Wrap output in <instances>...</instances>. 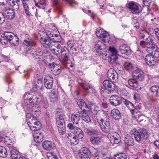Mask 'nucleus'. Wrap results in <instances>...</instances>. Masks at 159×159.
Segmentation results:
<instances>
[{"label":"nucleus","mask_w":159,"mask_h":159,"mask_svg":"<svg viewBox=\"0 0 159 159\" xmlns=\"http://www.w3.org/2000/svg\"><path fill=\"white\" fill-rule=\"evenodd\" d=\"M26 120L30 129L31 130L40 129L41 124L36 117H34L30 114V112H27Z\"/></svg>","instance_id":"7ed1b4c3"},{"label":"nucleus","mask_w":159,"mask_h":159,"mask_svg":"<svg viewBox=\"0 0 159 159\" xmlns=\"http://www.w3.org/2000/svg\"><path fill=\"white\" fill-rule=\"evenodd\" d=\"M84 131L85 133L90 135L96 134L97 133V131L96 130L90 127L85 128Z\"/></svg>","instance_id":"79ce46f5"},{"label":"nucleus","mask_w":159,"mask_h":159,"mask_svg":"<svg viewBox=\"0 0 159 159\" xmlns=\"http://www.w3.org/2000/svg\"><path fill=\"white\" fill-rule=\"evenodd\" d=\"M90 141L93 144H98L100 143L101 139L99 137H92L90 139Z\"/></svg>","instance_id":"37998d69"},{"label":"nucleus","mask_w":159,"mask_h":159,"mask_svg":"<svg viewBox=\"0 0 159 159\" xmlns=\"http://www.w3.org/2000/svg\"><path fill=\"white\" fill-rule=\"evenodd\" d=\"M66 117L63 114H59L57 116L56 118V124L57 125L65 124V119Z\"/></svg>","instance_id":"2f4dec72"},{"label":"nucleus","mask_w":159,"mask_h":159,"mask_svg":"<svg viewBox=\"0 0 159 159\" xmlns=\"http://www.w3.org/2000/svg\"><path fill=\"white\" fill-rule=\"evenodd\" d=\"M10 151L11 155H12V154L14 155L15 154H18L19 153L18 151L15 148H12Z\"/></svg>","instance_id":"774afa93"},{"label":"nucleus","mask_w":159,"mask_h":159,"mask_svg":"<svg viewBox=\"0 0 159 159\" xmlns=\"http://www.w3.org/2000/svg\"><path fill=\"white\" fill-rule=\"evenodd\" d=\"M90 152L89 150L86 148H83L81 149V151L79 152V155L81 159H90V154H92V151Z\"/></svg>","instance_id":"ddd939ff"},{"label":"nucleus","mask_w":159,"mask_h":159,"mask_svg":"<svg viewBox=\"0 0 159 159\" xmlns=\"http://www.w3.org/2000/svg\"><path fill=\"white\" fill-rule=\"evenodd\" d=\"M71 138L69 140L70 143L71 144L76 145L79 142V140L78 138H77V137L74 135V137Z\"/></svg>","instance_id":"4d7b16f0"},{"label":"nucleus","mask_w":159,"mask_h":159,"mask_svg":"<svg viewBox=\"0 0 159 159\" xmlns=\"http://www.w3.org/2000/svg\"><path fill=\"white\" fill-rule=\"evenodd\" d=\"M124 68L127 71L130 72L134 69V67L131 63L129 62H125L124 64Z\"/></svg>","instance_id":"f704fd0d"},{"label":"nucleus","mask_w":159,"mask_h":159,"mask_svg":"<svg viewBox=\"0 0 159 159\" xmlns=\"http://www.w3.org/2000/svg\"><path fill=\"white\" fill-rule=\"evenodd\" d=\"M150 52L155 58L159 57V51L158 50H154L153 49V50L150 51Z\"/></svg>","instance_id":"bf43d9fd"},{"label":"nucleus","mask_w":159,"mask_h":159,"mask_svg":"<svg viewBox=\"0 0 159 159\" xmlns=\"http://www.w3.org/2000/svg\"><path fill=\"white\" fill-rule=\"evenodd\" d=\"M119 50L121 54L127 56L130 55L131 53V51L130 47L126 44H123L120 45Z\"/></svg>","instance_id":"b1692460"},{"label":"nucleus","mask_w":159,"mask_h":159,"mask_svg":"<svg viewBox=\"0 0 159 159\" xmlns=\"http://www.w3.org/2000/svg\"><path fill=\"white\" fill-rule=\"evenodd\" d=\"M18 38L15 34L9 41L12 46H15L17 45L18 43Z\"/></svg>","instance_id":"de8ad7c7"},{"label":"nucleus","mask_w":159,"mask_h":159,"mask_svg":"<svg viewBox=\"0 0 159 159\" xmlns=\"http://www.w3.org/2000/svg\"><path fill=\"white\" fill-rule=\"evenodd\" d=\"M103 86L108 89L109 91H113L115 89V85L111 81L105 80L103 82Z\"/></svg>","instance_id":"a878e982"},{"label":"nucleus","mask_w":159,"mask_h":159,"mask_svg":"<svg viewBox=\"0 0 159 159\" xmlns=\"http://www.w3.org/2000/svg\"><path fill=\"white\" fill-rule=\"evenodd\" d=\"M7 2L9 3L10 5L14 9L18 8V3L19 2H16V0L15 1L14 0H7Z\"/></svg>","instance_id":"09e8293b"},{"label":"nucleus","mask_w":159,"mask_h":159,"mask_svg":"<svg viewBox=\"0 0 159 159\" xmlns=\"http://www.w3.org/2000/svg\"><path fill=\"white\" fill-rule=\"evenodd\" d=\"M58 95L57 91L51 92L49 93V97L51 102L53 103L56 102L58 99Z\"/></svg>","instance_id":"c756f323"},{"label":"nucleus","mask_w":159,"mask_h":159,"mask_svg":"<svg viewBox=\"0 0 159 159\" xmlns=\"http://www.w3.org/2000/svg\"><path fill=\"white\" fill-rule=\"evenodd\" d=\"M124 102V104L130 110V111L132 113L133 117H134L137 121H140L141 120H139V118L141 116V113L135 109L133 103L126 99H125Z\"/></svg>","instance_id":"39448f33"},{"label":"nucleus","mask_w":159,"mask_h":159,"mask_svg":"<svg viewBox=\"0 0 159 159\" xmlns=\"http://www.w3.org/2000/svg\"><path fill=\"white\" fill-rule=\"evenodd\" d=\"M132 75L140 80L144 78L143 72L142 70L139 69H137L134 70L132 73Z\"/></svg>","instance_id":"bb28decb"},{"label":"nucleus","mask_w":159,"mask_h":159,"mask_svg":"<svg viewBox=\"0 0 159 159\" xmlns=\"http://www.w3.org/2000/svg\"><path fill=\"white\" fill-rule=\"evenodd\" d=\"M48 67L51 69V70L55 75H59L61 71V67L58 65L55 64L53 62L49 63Z\"/></svg>","instance_id":"2eb2a0df"},{"label":"nucleus","mask_w":159,"mask_h":159,"mask_svg":"<svg viewBox=\"0 0 159 159\" xmlns=\"http://www.w3.org/2000/svg\"><path fill=\"white\" fill-rule=\"evenodd\" d=\"M107 135V137L111 143L118 144L120 142V137L118 133L111 131Z\"/></svg>","instance_id":"9d476101"},{"label":"nucleus","mask_w":159,"mask_h":159,"mask_svg":"<svg viewBox=\"0 0 159 159\" xmlns=\"http://www.w3.org/2000/svg\"><path fill=\"white\" fill-rule=\"evenodd\" d=\"M109 50L111 53L110 57L111 63H113L116 62V61L118 59L117 50L115 48L111 47H110Z\"/></svg>","instance_id":"5701e85b"},{"label":"nucleus","mask_w":159,"mask_h":159,"mask_svg":"<svg viewBox=\"0 0 159 159\" xmlns=\"http://www.w3.org/2000/svg\"><path fill=\"white\" fill-rule=\"evenodd\" d=\"M3 35L5 37V38L7 39L9 42L14 36V34L10 32H4Z\"/></svg>","instance_id":"603ef678"},{"label":"nucleus","mask_w":159,"mask_h":159,"mask_svg":"<svg viewBox=\"0 0 159 159\" xmlns=\"http://www.w3.org/2000/svg\"><path fill=\"white\" fill-rule=\"evenodd\" d=\"M47 36V33H46L45 32L42 31H39L36 35L37 38L40 42V40L42 39H44L45 37H46Z\"/></svg>","instance_id":"c03bdc74"},{"label":"nucleus","mask_w":159,"mask_h":159,"mask_svg":"<svg viewBox=\"0 0 159 159\" xmlns=\"http://www.w3.org/2000/svg\"><path fill=\"white\" fill-rule=\"evenodd\" d=\"M4 35L3 36H0V42L2 45L6 44L8 43L9 41L7 39L5 38Z\"/></svg>","instance_id":"e2e57ef3"},{"label":"nucleus","mask_w":159,"mask_h":159,"mask_svg":"<svg viewBox=\"0 0 159 159\" xmlns=\"http://www.w3.org/2000/svg\"><path fill=\"white\" fill-rule=\"evenodd\" d=\"M107 78L111 81H116L118 78V75L116 71L113 69H110L107 71Z\"/></svg>","instance_id":"a211bd4d"},{"label":"nucleus","mask_w":159,"mask_h":159,"mask_svg":"<svg viewBox=\"0 0 159 159\" xmlns=\"http://www.w3.org/2000/svg\"><path fill=\"white\" fill-rule=\"evenodd\" d=\"M42 146L43 149L46 151L54 150L56 148V145L55 143L48 140L45 141L43 142Z\"/></svg>","instance_id":"4468645a"},{"label":"nucleus","mask_w":159,"mask_h":159,"mask_svg":"<svg viewBox=\"0 0 159 159\" xmlns=\"http://www.w3.org/2000/svg\"><path fill=\"white\" fill-rule=\"evenodd\" d=\"M110 104L114 106H117L121 103V98L118 96L113 95L110 98Z\"/></svg>","instance_id":"dca6fc26"},{"label":"nucleus","mask_w":159,"mask_h":159,"mask_svg":"<svg viewBox=\"0 0 159 159\" xmlns=\"http://www.w3.org/2000/svg\"><path fill=\"white\" fill-rule=\"evenodd\" d=\"M56 34H54L53 32H51L49 34L48 32H47V36L45 37L44 39L40 40V42L43 46L46 48H48L50 49L51 47L52 43L53 42L50 39V37H56Z\"/></svg>","instance_id":"6e6552de"},{"label":"nucleus","mask_w":159,"mask_h":159,"mask_svg":"<svg viewBox=\"0 0 159 159\" xmlns=\"http://www.w3.org/2000/svg\"><path fill=\"white\" fill-rule=\"evenodd\" d=\"M149 54L147 55L145 58L147 64L150 66H154L156 64V61L151 52H149Z\"/></svg>","instance_id":"412c9836"},{"label":"nucleus","mask_w":159,"mask_h":159,"mask_svg":"<svg viewBox=\"0 0 159 159\" xmlns=\"http://www.w3.org/2000/svg\"><path fill=\"white\" fill-rule=\"evenodd\" d=\"M78 82L84 89V86L87 87L89 84L86 83L84 80H83L81 79H78Z\"/></svg>","instance_id":"052dcab7"},{"label":"nucleus","mask_w":159,"mask_h":159,"mask_svg":"<svg viewBox=\"0 0 159 159\" xmlns=\"http://www.w3.org/2000/svg\"><path fill=\"white\" fill-rule=\"evenodd\" d=\"M124 141L125 144L129 146H133L134 143L133 139L130 136L125 137Z\"/></svg>","instance_id":"4c0bfd02"},{"label":"nucleus","mask_w":159,"mask_h":159,"mask_svg":"<svg viewBox=\"0 0 159 159\" xmlns=\"http://www.w3.org/2000/svg\"><path fill=\"white\" fill-rule=\"evenodd\" d=\"M133 23H134V27L136 29L139 28V23L138 22H137L136 20L135 19L133 20Z\"/></svg>","instance_id":"338daca9"},{"label":"nucleus","mask_w":159,"mask_h":159,"mask_svg":"<svg viewBox=\"0 0 159 159\" xmlns=\"http://www.w3.org/2000/svg\"><path fill=\"white\" fill-rule=\"evenodd\" d=\"M97 120L99 125L102 131L105 133H108L110 132L111 129L110 126V123L108 121H105L104 122V125H102L103 118L100 116H97Z\"/></svg>","instance_id":"423d86ee"},{"label":"nucleus","mask_w":159,"mask_h":159,"mask_svg":"<svg viewBox=\"0 0 159 159\" xmlns=\"http://www.w3.org/2000/svg\"><path fill=\"white\" fill-rule=\"evenodd\" d=\"M39 129H35L33 134V137L35 141L37 143H40L43 140V134L39 130Z\"/></svg>","instance_id":"6ab92c4d"},{"label":"nucleus","mask_w":159,"mask_h":159,"mask_svg":"<svg viewBox=\"0 0 159 159\" xmlns=\"http://www.w3.org/2000/svg\"><path fill=\"white\" fill-rule=\"evenodd\" d=\"M35 5L40 8L44 9L47 5L48 0H34Z\"/></svg>","instance_id":"cd10ccee"},{"label":"nucleus","mask_w":159,"mask_h":159,"mask_svg":"<svg viewBox=\"0 0 159 159\" xmlns=\"http://www.w3.org/2000/svg\"><path fill=\"white\" fill-rule=\"evenodd\" d=\"M30 94L29 93H26L24 95V101L23 104L24 108V106L26 105H30V107H32L33 106L38 105L42 98L41 95L36 94L33 95L31 97L27 99L28 95Z\"/></svg>","instance_id":"f03ea898"},{"label":"nucleus","mask_w":159,"mask_h":159,"mask_svg":"<svg viewBox=\"0 0 159 159\" xmlns=\"http://www.w3.org/2000/svg\"><path fill=\"white\" fill-rule=\"evenodd\" d=\"M67 127L70 130H74V131L76 129V127H77L76 126H74L72 123L68 124Z\"/></svg>","instance_id":"69168bd1"},{"label":"nucleus","mask_w":159,"mask_h":159,"mask_svg":"<svg viewBox=\"0 0 159 159\" xmlns=\"http://www.w3.org/2000/svg\"><path fill=\"white\" fill-rule=\"evenodd\" d=\"M128 83L131 87L133 88H137L138 86L137 81L134 79H129L128 81Z\"/></svg>","instance_id":"ea45409f"},{"label":"nucleus","mask_w":159,"mask_h":159,"mask_svg":"<svg viewBox=\"0 0 159 159\" xmlns=\"http://www.w3.org/2000/svg\"><path fill=\"white\" fill-rule=\"evenodd\" d=\"M29 0H22V7L24 13L27 16H33L31 9L29 4Z\"/></svg>","instance_id":"f8f14e48"},{"label":"nucleus","mask_w":159,"mask_h":159,"mask_svg":"<svg viewBox=\"0 0 159 159\" xmlns=\"http://www.w3.org/2000/svg\"><path fill=\"white\" fill-rule=\"evenodd\" d=\"M103 41L102 40L96 41L95 43V47L98 50H101L104 48V44L103 43Z\"/></svg>","instance_id":"a19ab883"},{"label":"nucleus","mask_w":159,"mask_h":159,"mask_svg":"<svg viewBox=\"0 0 159 159\" xmlns=\"http://www.w3.org/2000/svg\"><path fill=\"white\" fill-rule=\"evenodd\" d=\"M5 14H6V17L10 20L13 19L15 16L14 11L9 8H8L6 9Z\"/></svg>","instance_id":"c85d7f7f"},{"label":"nucleus","mask_w":159,"mask_h":159,"mask_svg":"<svg viewBox=\"0 0 159 159\" xmlns=\"http://www.w3.org/2000/svg\"><path fill=\"white\" fill-rule=\"evenodd\" d=\"M7 155V152L3 147L0 146V157H5Z\"/></svg>","instance_id":"49530a36"},{"label":"nucleus","mask_w":159,"mask_h":159,"mask_svg":"<svg viewBox=\"0 0 159 159\" xmlns=\"http://www.w3.org/2000/svg\"><path fill=\"white\" fill-rule=\"evenodd\" d=\"M149 90L153 98H159V86L157 85L152 86L149 88Z\"/></svg>","instance_id":"aec40b11"},{"label":"nucleus","mask_w":159,"mask_h":159,"mask_svg":"<svg viewBox=\"0 0 159 159\" xmlns=\"http://www.w3.org/2000/svg\"><path fill=\"white\" fill-rule=\"evenodd\" d=\"M98 108L97 106H96L95 107V109L93 110V112L94 113V114H99L101 115H102L103 114H105V115H107V114L102 110H98Z\"/></svg>","instance_id":"13d9d810"},{"label":"nucleus","mask_w":159,"mask_h":159,"mask_svg":"<svg viewBox=\"0 0 159 159\" xmlns=\"http://www.w3.org/2000/svg\"><path fill=\"white\" fill-rule=\"evenodd\" d=\"M74 132L75 134L76 137L78 139H81L83 138L84 133L81 129L78 127H76Z\"/></svg>","instance_id":"c9c22d12"},{"label":"nucleus","mask_w":159,"mask_h":159,"mask_svg":"<svg viewBox=\"0 0 159 159\" xmlns=\"http://www.w3.org/2000/svg\"><path fill=\"white\" fill-rule=\"evenodd\" d=\"M58 132L61 135H63L66 133V127L65 124L57 125Z\"/></svg>","instance_id":"58836bf2"},{"label":"nucleus","mask_w":159,"mask_h":159,"mask_svg":"<svg viewBox=\"0 0 159 159\" xmlns=\"http://www.w3.org/2000/svg\"><path fill=\"white\" fill-rule=\"evenodd\" d=\"M38 105H39L41 107H44L45 108H47L48 107L49 105L48 101L46 98H42Z\"/></svg>","instance_id":"e433bc0d"},{"label":"nucleus","mask_w":159,"mask_h":159,"mask_svg":"<svg viewBox=\"0 0 159 159\" xmlns=\"http://www.w3.org/2000/svg\"><path fill=\"white\" fill-rule=\"evenodd\" d=\"M146 46L147 47V49L146 51L148 52H150V51L153 50L154 48V46L152 45V42H147L146 44Z\"/></svg>","instance_id":"5fc2aeb1"},{"label":"nucleus","mask_w":159,"mask_h":159,"mask_svg":"<svg viewBox=\"0 0 159 159\" xmlns=\"http://www.w3.org/2000/svg\"><path fill=\"white\" fill-rule=\"evenodd\" d=\"M77 104L79 107L82 109V107L87 108V106L84 101L82 99H80L77 102Z\"/></svg>","instance_id":"864d4df0"},{"label":"nucleus","mask_w":159,"mask_h":159,"mask_svg":"<svg viewBox=\"0 0 159 159\" xmlns=\"http://www.w3.org/2000/svg\"><path fill=\"white\" fill-rule=\"evenodd\" d=\"M61 50L62 60L65 63H67L68 60L69 51L65 47H63Z\"/></svg>","instance_id":"4be33fe9"},{"label":"nucleus","mask_w":159,"mask_h":159,"mask_svg":"<svg viewBox=\"0 0 159 159\" xmlns=\"http://www.w3.org/2000/svg\"><path fill=\"white\" fill-rule=\"evenodd\" d=\"M85 111L83 109L82 111H80V113L81 115V118L83 120L87 123L91 122V120L89 116L85 113Z\"/></svg>","instance_id":"473e14b6"},{"label":"nucleus","mask_w":159,"mask_h":159,"mask_svg":"<svg viewBox=\"0 0 159 159\" xmlns=\"http://www.w3.org/2000/svg\"><path fill=\"white\" fill-rule=\"evenodd\" d=\"M96 34L97 36L99 38H103L102 41L104 43L108 42L109 41V35L108 33L106 31H104L100 28L96 30Z\"/></svg>","instance_id":"1a4fd4ad"},{"label":"nucleus","mask_w":159,"mask_h":159,"mask_svg":"<svg viewBox=\"0 0 159 159\" xmlns=\"http://www.w3.org/2000/svg\"><path fill=\"white\" fill-rule=\"evenodd\" d=\"M30 105L24 106V110L26 112L31 113L34 116H39L40 114V107L38 105L30 107Z\"/></svg>","instance_id":"0eeeda50"},{"label":"nucleus","mask_w":159,"mask_h":159,"mask_svg":"<svg viewBox=\"0 0 159 159\" xmlns=\"http://www.w3.org/2000/svg\"><path fill=\"white\" fill-rule=\"evenodd\" d=\"M23 43L26 49V53L30 54L33 57H35L38 62L44 60L48 55V51L46 50H43L40 48H38L36 49H34L35 43L28 34L25 35Z\"/></svg>","instance_id":"f257e3e1"},{"label":"nucleus","mask_w":159,"mask_h":159,"mask_svg":"<svg viewBox=\"0 0 159 159\" xmlns=\"http://www.w3.org/2000/svg\"><path fill=\"white\" fill-rule=\"evenodd\" d=\"M50 50L53 54L57 55H59L61 51V50L63 48L61 46L60 42L53 41Z\"/></svg>","instance_id":"9b49d317"},{"label":"nucleus","mask_w":159,"mask_h":159,"mask_svg":"<svg viewBox=\"0 0 159 159\" xmlns=\"http://www.w3.org/2000/svg\"><path fill=\"white\" fill-rule=\"evenodd\" d=\"M111 92L109 91L108 89H105L104 87H102L100 91L101 94L104 97L108 96L109 93Z\"/></svg>","instance_id":"3c124183"},{"label":"nucleus","mask_w":159,"mask_h":159,"mask_svg":"<svg viewBox=\"0 0 159 159\" xmlns=\"http://www.w3.org/2000/svg\"><path fill=\"white\" fill-rule=\"evenodd\" d=\"M84 89L88 93H95L96 92V90L93 87L90 85L89 84L88 86H84Z\"/></svg>","instance_id":"8fccbe9b"},{"label":"nucleus","mask_w":159,"mask_h":159,"mask_svg":"<svg viewBox=\"0 0 159 159\" xmlns=\"http://www.w3.org/2000/svg\"><path fill=\"white\" fill-rule=\"evenodd\" d=\"M91 153L92 156L93 157V159H100L99 152L95 148H93Z\"/></svg>","instance_id":"a18cd8bd"},{"label":"nucleus","mask_w":159,"mask_h":159,"mask_svg":"<svg viewBox=\"0 0 159 159\" xmlns=\"http://www.w3.org/2000/svg\"><path fill=\"white\" fill-rule=\"evenodd\" d=\"M112 116L116 120H119L121 117L120 113L117 109H114L111 111Z\"/></svg>","instance_id":"7c9ffc66"},{"label":"nucleus","mask_w":159,"mask_h":159,"mask_svg":"<svg viewBox=\"0 0 159 159\" xmlns=\"http://www.w3.org/2000/svg\"><path fill=\"white\" fill-rule=\"evenodd\" d=\"M131 133L134 134V137L137 141H139L142 138L146 139L148 137V131L143 128L139 129V130L134 129L131 130Z\"/></svg>","instance_id":"20e7f679"},{"label":"nucleus","mask_w":159,"mask_h":159,"mask_svg":"<svg viewBox=\"0 0 159 159\" xmlns=\"http://www.w3.org/2000/svg\"><path fill=\"white\" fill-rule=\"evenodd\" d=\"M128 7L133 13L138 14L140 12L139 6L134 2H129L128 4Z\"/></svg>","instance_id":"393cba45"},{"label":"nucleus","mask_w":159,"mask_h":159,"mask_svg":"<svg viewBox=\"0 0 159 159\" xmlns=\"http://www.w3.org/2000/svg\"><path fill=\"white\" fill-rule=\"evenodd\" d=\"M53 80V77L49 75H46L44 80V83L45 86L46 88L51 89L52 88Z\"/></svg>","instance_id":"f3484780"},{"label":"nucleus","mask_w":159,"mask_h":159,"mask_svg":"<svg viewBox=\"0 0 159 159\" xmlns=\"http://www.w3.org/2000/svg\"><path fill=\"white\" fill-rule=\"evenodd\" d=\"M80 115L78 114H73L71 116V121L75 125H77L79 123L80 119Z\"/></svg>","instance_id":"72a5a7b5"},{"label":"nucleus","mask_w":159,"mask_h":159,"mask_svg":"<svg viewBox=\"0 0 159 159\" xmlns=\"http://www.w3.org/2000/svg\"><path fill=\"white\" fill-rule=\"evenodd\" d=\"M106 0H96V2L100 4V8L104 7L105 2Z\"/></svg>","instance_id":"0e129e2a"},{"label":"nucleus","mask_w":159,"mask_h":159,"mask_svg":"<svg viewBox=\"0 0 159 159\" xmlns=\"http://www.w3.org/2000/svg\"><path fill=\"white\" fill-rule=\"evenodd\" d=\"M48 159H57V156L52 152H49L47 154Z\"/></svg>","instance_id":"680f3d73"},{"label":"nucleus","mask_w":159,"mask_h":159,"mask_svg":"<svg viewBox=\"0 0 159 159\" xmlns=\"http://www.w3.org/2000/svg\"><path fill=\"white\" fill-rule=\"evenodd\" d=\"M114 159H126L125 155L123 153H121L116 155L114 156Z\"/></svg>","instance_id":"6e6d98bb"}]
</instances>
